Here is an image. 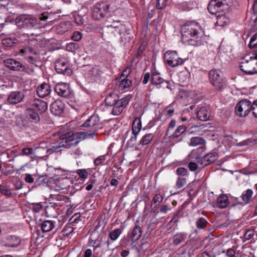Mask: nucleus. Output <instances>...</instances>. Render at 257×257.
I'll return each mask as SVG.
<instances>
[{
	"mask_svg": "<svg viewBox=\"0 0 257 257\" xmlns=\"http://www.w3.org/2000/svg\"><path fill=\"white\" fill-rule=\"evenodd\" d=\"M20 53L24 55L25 54H31L35 56H37L39 54V52L37 50L29 46H26L21 50Z\"/></svg>",
	"mask_w": 257,
	"mask_h": 257,
	"instance_id": "34",
	"label": "nucleus"
},
{
	"mask_svg": "<svg viewBox=\"0 0 257 257\" xmlns=\"http://www.w3.org/2000/svg\"><path fill=\"white\" fill-rule=\"evenodd\" d=\"M209 12L213 15H216L220 11H223L225 8L222 6H220L215 1H211L207 7Z\"/></svg>",
	"mask_w": 257,
	"mask_h": 257,
	"instance_id": "21",
	"label": "nucleus"
},
{
	"mask_svg": "<svg viewBox=\"0 0 257 257\" xmlns=\"http://www.w3.org/2000/svg\"><path fill=\"white\" fill-rule=\"evenodd\" d=\"M164 59L168 65L171 67H176L182 65L185 60L180 58L176 51H167L164 54Z\"/></svg>",
	"mask_w": 257,
	"mask_h": 257,
	"instance_id": "7",
	"label": "nucleus"
},
{
	"mask_svg": "<svg viewBox=\"0 0 257 257\" xmlns=\"http://www.w3.org/2000/svg\"><path fill=\"white\" fill-rule=\"evenodd\" d=\"M168 0H158L156 7L158 9H164L167 6Z\"/></svg>",
	"mask_w": 257,
	"mask_h": 257,
	"instance_id": "47",
	"label": "nucleus"
},
{
	"mask_svg": "<svg viewBox=\"0 0 257 257\" xmlns=\"http://www.w3.org/2000/svg\"><path fill=\"white\" fill-rule=\"evenodd\" d=\"M131 97V95L128 94L121 99H119V96L116 93L110 92L106 96L105 103L106 105L112 107L111 111L112 114L118 115L126 107Z\"/></svg>",
	"mask_w": 257,
	"mask_h": 257,
	"instance_id": "2",
	"label": "nucleus"
},
{
	"mask_svg": "<svg viewBox=\"0 0 257 257\" xmlns=\"http://www.w3.org/2000/svg\"><path fill=\"white\" fill-rule=\"evenodd\" d=\"M132 84V81L130 78H122V80L120 81L119 84L118 88L119 90L122 91L125 88L130 87Z\"/></svg>",
	"mask_w": 257,
	"mask_h": 257,
	"instance_id": "32",
	"label": "nucleus"
},
{
	"mask_svg": "<svg viewBox=\"0 0 257 257\" xmlns=\"http://www.w3.org/2000/svg\"><path fill=\"white\" fill-rule=\"evenodd\" d=\"M198 119L201 121H206L211 116L210 110L208 106H202L199 108L197 113Z\"/></svg>",
	"mask_w": 257,
	"mask_h": 257,
	"instance_id": "17",
	"label": "nucleus"
},
{
	"mask_svg": "<svg viewBox=\"0 0 257 257\" xmlns=\"http://www.w3.org/2000/svg\"><path fill=\"white\" fill-rule=\"evenodd\" d=\"M142 233L141 228L138 225H136L131 232L128 234V237L132 241H136L141 237Z\"/></svg>",
	"mask_w": 257,
	"mask_h": 257,
	"instance_id": "23",
	"label": "nucleus"
},
{
	"mask_svg": "<svg viewBox=\"0 0 257 257\" xmlns=\"http://www.w3.org/2000/svg\"><path fill=\"white\" fill-rule=\"evenodd\" d=\"M154 137V135L151 133L145 135L141 139L140 144L143 146L149 144Z\"/></svg>",
	"mask_w": 257,
	"mask_h": 257,
	"instance_id": "37",
	"label": "nucleus"
},
{
	"mask_svg": "<svg viewBox=\"0 0 257 257\" xmlns=\"http://www.w3.org/2000/svg\"><path fill=\"white\" fill-rule=\"evenodd\" d=\"M210 83L217 90H221L226 85V81L222 72L218 69H212L209 72Z\"/></svg>",
	"mask_w": 257,
	"mask_h": 257,
	"instance_id": "5",
	"label": "nucleus"
},
{
	"mask_svg": "<svg viewBox=\"0 0 257 257\" xmlns=\"http://www.w3.org/2000/svg\"><path fill=\"white\" fill-rule=\"evenodd\" d=\"M71 38L74 41H79L82 38V34L79 31H76L73 34Z\"/></svg>",
	"mask_w": 257,
	"mask_h": 257,
	"instance_id": "51",
	"label": "nucleus"
},
{
	"mask_svg": "<svg viewBox=\"0 0 257 257\" xmlns=\"http://www.w3.org/2000/svg\"><path fill=\"white\" fill-rule=\"evenodd\" d=\"M24 97L23 92L14 91L11 93L8 98V101L11 104H16L21 102Z\"/></svg>",
	"mask_w": 257,
	"mask_h": 257,
	"instance_id": "18",
	"label": "nucleus"
},
{
	"mask_svg": "<svg viewBox=\"0 0 257 257\" xmlns=\"http://www.w3.org/2000/svg\"><path fill=\"white\" fill-rule=\"evenodd\" d=\"M131 72V69L130 68H126L122 72L120 75V79L127 78H129V75Z\"/></svg>",
	"mask_w": 257,
	"mask_h": 257,
	"instance_id": "55",
	"label": "nucleus"
},
{
	"mask_svg": "<svg viewBox=\"0 0 257 257\" xmlns=\"http://www.w3.org/2000/svg\"><path fill=\"white\" fill-rule=\"evenodd\" d=\"M131 38L129 35L128 33H126V34H123L120 37V40L121 42H124V43L126 42H128L131 41Z\"/></svg>",
	"mask_w": 257,
	"mask_h": 257,
	"instance_id": "54",
	"label": "nucleus"
},
{
	"mask_svg": "<svg viewBox=\"0 0 257 257\" xmlns=\"http://www.w3.org/2000/svg\"><path fill=\"white\" fill-rule=\"evenodd\" d=\"M206 144L205 140L201 137H193L190 139L189 145L192 147H196L197 146H201L199 149H201L202 151L205 150Z\"/></svg>",
	"mask_w": 257,
	"mask_h": 257,
	"instance_id": "20",
	"label": "nucleus"
},
{
	"mask_svg": "<svg viewBox=\"0 0 257 257\" xmlns=\"http://www.w3.org/2000/svg\"><path fill=\"white\" fill-rule=\"evenodd\" d=\"M235 250L232 248H229L226 250V255L228 257H235Z\"/></svg>",
	"mask_w": 257,
	"mask_h": 257,
	"instance_id": "57",
	"label": "nucleus"
},
{
	"mask_svg": "<svg viewBox=\"0 0 257 257\" xmlns=\"http://www.w3.org/2000/svg\"><path fill=\"white\" fill-rule=\"evenodd\" d=\"M27 118L31 122L37 123L40 121V118L37 112L33 108H27L25 110Z\"/></svg>",
	"mask_w": 257,
	"mask_h": 257,
	"instance_id": "22",
	"label": "nucleus"
},
{
	"mask_svg": "<svg viewBox=\"0 0 257 257\" xmlns=\"http://www.w3.org/2000/svg\"><path fill=\"white\" fill-rule=\"evenodd\" d=\"M64 108V103L60 100H56L51 104L50 110L55 115H60L63 113Z\"/></svg>",
	"mask_w": 257,
	"mask_h": 257,
	"instance_id": "15",
	"label": "nucleus"
},
{
	"mask_svg": "<svg viewBox=\"0 0 257 257\" xmlns=\"http://www.w3.org/2000/svg\"><path fill=\"white\" fill-rule=\"evenodd\" d=\"M184 125H179L173 134L174 137H178L182 135L186 130Z\"/></svg>",
	"mask_w": 257,
	"mask_h": 257,
	"instance_id": "40",
	"label": "nucleus"
},
{
	"mask_svg": "<svg viewBox=\"0 0 257 257\" xmlns=\"http://www.w3.org/2000/svg\"><path fill=\"white\" fill-rule=\"evenodd\" d=\"M74 229V227L73 226V225L71 223H68L64 226L61 233L63 236L68 237L73 232Z\"/></svg>",
	"mask_w": 257,
	"mask_h": 257,
	"instance_id": "33",
	"label": "nucleus"
},
{
	"mask_svg": "<svg viewBox=\"0 0 257 257\" xmlns=\"http://www.w3.org/2000/svg\"><path fill=\"white\" fill-rule=\"evenodd\" d=\"M110 5L102 2L96 4L92 11V18L95 20H100L104 18L109 12Z\"/></svg>",
	"mask_w": 257,
	"mask_h": 257,
	"instance_id": "6",
	"label": "nucleus"
},
{
	"mask_svg": "<svg viewBox=\"0 0 257 257\" xmlns=\"http://www.w3.org/2000/svg\"><path fill=\"white\" fill-rule=\"evenodd\" d=\"M21 242L20 237L16 235H9L3 238L0 243L4 246L14 247L19 246Z\"/></svg>",
	"mask_w": 257,
	"mask_h": 257,
	"instance_id": "11",
	"label": "nucleus"
},
{
	"mask_svg": "<svg viewBox=\"0 0 257 257\" xmlns=\"http://www.w3.org/2000/svg\"><path fill=\"white\" fill-rule=\"evenodd\" d=\"M208 224V222H207V221L203 217H200L198 218L196 222V225L197 227L199 229H205L206 227Z\"/></svg>",
	"mask_w": 257,
	"mask_h": 257,
	"instance_id": "36",
	"label": "nucleus"
},
{
	"mask_svg": "<svg viewBox=\"0 0 257 257\" xmlns=\"http://www.w3.org/2000/svg\"><path fill=\"white\" fill-rule=\"evenodd\" d=\"M252 103L247 99H242L237 104L235 112L240 117L246 116L252 110Z\"/></svg>",
	"mask_w": 257,
	"mask_h": 257,
	"instance_id": "8",
	"label": "nucleus"
},
{
	"mask_svg": "<svg viewBox=\"0 0 257 257\" xmlns=\"http://www.w3.org/2000/svg\"><path fill=\"white\" fill-rule=\"evenodd\" d=\"M92 251L91 249H87L84 252L83 257H93Z\"/></svg>",
	"mask_w": 257,
	"mask_h": 257,
	"instance_id": "64",
	"label": "nucleus"
},
{
	"mask_svg": "<svg viewBox=\"0 0 257 257\" xmlns=\"http://www.w3.org/2000/svg\"><path fill=\"white\" fill-rule=\"evenodd\" d=\"M55 68L56 71L59 74L70 75L72 73L69 63L65 58L58 59L55 62Z\"/></svg>",
	"mask_w": 257,
	"mask_h": 257,
	"instance_id": "9",
	"label": "nucleus"
},
{
	"mask_svg": "<svg viewBox=\"0 0 257 257\" xmlns=\"http://www.w3.org/2000/svg\"><path fill=\"white\" fill-rule=\"evenodd\" d=\"M89 244L90 246L97 248L100 246V241H98L96 238H93L91 235L89 240Z\"/></svg>",
	"mask_w": 257,
	"mask_h": 257,
	"instance_id": "41",
	"label": "nucleus"
},
{
	"mask_svg": "<svg viewBox=\"0 0 257 257\" xmlns=\"http://www.w3.org/2000/svg\"><path fill=\"white\" fill-rule=\"evenodd\" d=\"M67 49L71 52L75 51L78 48V45L75 43H70L67 44L66 46Z\"/></svg>",
	"mask_w": 257,
	"mask_h": 257,
	"instance_id": "52",
	"label": "nucleus"
},
{
	"mask_svg": "<svg viewBox=\"0 0 257 257\" xmlns=\"http://www.w3.org/2000/svg\"><path fill=\"white\" fill-rule=\"evenodd\" d=\"M151 78V75L149 72H147L144 74L143 76V79L142 82L144 84H146L148 83Z\"/></svg>",
	"mask_w": 257,
	"mask_h": 257,
	"instance_id": "60",
	"label": "nucleus"
},
{
	"mask_svg": "<svg viewBox=\"0 0 257 257\" xmlns=\"http://www.w3.org/2000/svg\"><path fill=\"white\" fill-rule=\"evenodd\" d=\"M188 167L190 171H195L198 168V166L196 163L191 162L188 164Z\"/></svg>",
	"mask_w": 257,
	"mask_h": 257,
	"instance_id": "62",
	"label": "nucleus"
},
{
	"mask_svg": "<svg viewBox=\"0 0 257 257\" xmlns=\"http://www.w3.org/2000/svg\"><path fill=\"white\" fill-rule=\"evenodd\" d=\"M33 106L36 107L41 112H44L47 109V103L41 99H35L33 101Z\"/></svg>",
	"mask_w": 257,
	"mask_h": 257,
	"instance_id": "24",
	"label": "nucleus"
},
{
	"mask_svg": "<svg viewBox=\"0 0 257 257\" xmlns=\"http://www.w3.org/2000/svg\"><path fill=\"white\" fill-rule=\"evenodd\" d=\"M33 154V149L32 148H24L22 150L21 155L22 156H29Z\"/></svg>",
	"mask_w": 257,
	"mask_h": 257,
	"instance_id": "49",
	"label": "nucleus"
},
{
	"mask_svg": "<svg viewBox=\"0 0 257 257\" xmlns=\"http://www.w3.org/2000/svg\"><path fill=\"white\" fill-rule=\"evenodd\" d=\"M142 128L141 120L139 117H136L133 120L132 123V132L138 134Z\"/></svg>",
	"mask_w": 257,
	"mask_h": 257,
	"instance_id": "30",
	"label": "nucleus"
},
{
	"mask_svg": "<svg viewBox=\"0 0 257 257\" xmlns=\"http://www.w3.org/2000/svg\"><path fill=\"white\" fill-rule=\"evenodd\" d=\"M42 208V206L40 203L33 204V210L36 213L40 212Z\"/></svg>",
	"mask_w": 257,
	"mask_h": 257,
	"instance_id": "58",
	"label": "nucleus"
},
{
	"mask_svg": "<svg viewBox=\"0 0 257 257\" xmlns=\"http://www.w3.org/2000/svg\"><path fill=\"white\" fill-rule=\"evenodd\" d=\"M216 20V25L220 27H224L230 22L229 20L224 15L217 16Z\"/></svg>",
	"mask_w": 257,
	"mask_h": 257,
	"instance_id": "31",
	"label": "nucleus"
},
{
	"mask_svg": "<svg viewBox=\"0 0 257 257\" xmlns=\"http://www.w3.org/2000/svg\"><path fill=\"white\" fill-rule=\"evenodd\" d=\"M4 63L7 67L12 71H20L24 70L25 68L22 63L12 58L5 60Z\"/></svg>",
	"mask_w": 257,
	"mask_h": 257,
	"instance_id": "13",
	"label": "nucleus"
},
{
	"mask_svg": "<svg viewBox=\"0 0 257 257\" xmlns=\"http://www.w3.org/2000/svg\"><path fill=\"white\" fill-rule=\"evenodd\" d=\"M138 134H136L135 133H132V136L131 137V138L130 139L128 143L131 145L134 146L136 144V143L137 142V135Z\"/></svg>",
	"mask_w": 257,
	"mask_h": 257,
	"instance_id": "53",
	"label": "nucleus"
},
{
	"mask_svg": "<svg viewBox=\"0 0 257 257\" xmlns=\"http://www.w3.org/2000/svg\"><path fill=\"white\" fill-rule=\"evenodd\" d=\"M252 111L254 116L257 118V99L252 103Z\"/></svg>",
	"mask_w": 257,
	"mask_h": 257,
	"instance_id": "59",
	"label": "nucleus"
},
{
	"mask_svg": "<svg viewBox=\"0 0 257 257\" xmlns=\"http://www.w3.org/2000/svg\"><path fill=\"white\" fill-rule=\"evenodd\" d=\"M99 122V118L98 115H91L81 125L83 131L77 133L76 137L80 139L84 140L93 136L98 130Z\"/></svg>",
	"mask_w": 257,
	"mask_h": 257,
	"instance_id": "3",
	"label": "nucleus"
},
{
	"mask_svg": "<svg viewBox=\"0 0 257 257\" xmlns=\"http://www.w3.org/2000/svg\"><path fill=\"white\" fill-rule=\"evenodd\" d=\"M113 29H118V34L120 35H122V31L126 30V27L124 25L122 24L119 20H113L112 24L108 26Z\"/></svg>",
	"mask_w": 257,
	"mask_h": 257,
	"instance_id": "29",
	"label": "nucleus"
},
{
	"mask_svg": "<svg viewBox=\"0 0 257 257\" xmlns=\"http://www.w3.org/2000/svg\"><path fill=\"white\" fill-rule=\"evenodd\" d=\"M252 195L253 191L252 190L248 189L245 190L240 196V198L242 200V202H240L239 204L243 205H246L248 204L252 198Z\"/></svg>",
	"mask_w": 257,
	"mask_h": 257,
	"instance_id": "25",
	"label": "nucleus"
},
{
	"mask_svg": "<svg viewBox=\"0 0 257 257\" xmlns=\"http://www.w3.org/2000/svg\"><path fill=\"white\" fill-rule=\"evenodd\" d=\"M217 205L220 208H224L229 204L228 196L224 194L219 195L217 198Z\"/></svg>",
	"mask_w": 257,
	"mask_h": 257,
	"instance_id": "27",
	"label": "nucleus"
},
{
	"mask_svg": "<svg viewBox=\"0 0 257 257\" xmlns=\"http://www.w3.org/2000/svg\"><path fill=\"white\" fill-rule=\"evenodd\" d=\"M27 61L32 64L36 65V63L40 61V57L37 56H29L26 58Z\"/></svg>",
	"mask_w": 257,
	"mask_h": 257,
	"instance_id": "44",
	"label": "nucleus"
},
{
	"mask_svg": "<svg viewBox=\"0 0 257 257\" xmlns=\"http://www.w3.org/2000/svg\"><path fill=\"white\" fill-rule=\"evenodd\" d=\"M179 215H175L172 219L168 222V225L171 228L174 226L179 221Z\"/></svg>",
	"mask_w": 257,
	"mask_h": 257,
	"instance_id": "48",
	"label": "nucleus"
},
{
	"mask_svg": "<svg viewBox=\"0 0 257 257\" xmlns=\"http://www.w3.org/2000/svg\"><path fill=\"white\" fill-rule=\"evenodd\" d=\"M17 42V40L15 38H8L3 40V44L6 47H12Z\"/></svg>",
	"mask_w": 257,
	"mask_h": 257,
	"instance_id": "39",
	"label": "nucleus"
},
{
	"mask_svg": "<svg viewBox=\"0 0 257 257\" xmlns=\"http://www.w3.org/2000/svg\"><path fill=\"white\" fill-rule=\"evenodd\" d=\"M187 234L184 232H177L172 237V241L174 245H178L183 242L187 238Z\"/></svg>",
	"mask_w": 257,
	"mask_h": 257,
	"instance_id": "26",
	"label": "nucleus"
},
{
	"mask_svg": "<svg viewBox=\"0 0 257 257\" xmlns=\"http://www.w3.org/2000/svg\"><path fill=\"white\" fill-rule=\"evenodd\" d=\"M182 40L184 43L193 46L203 45L205 33L200 24L195 21H188L181 27Z\"/></svg>",
	"mask_w": 257,
	"mask_h": 257,
	"instance_id": "1",
	"label": "nucleus"
},
{
	"mask_svg": "<svg viewBox=\"0 0 257 257\" xmlns=\"http://www.w3.org/2000/svg\"><path fill=\"white\" fill-rule=\"evenodd\" d=\"M77 174L79 175L80 177L83 179L86 178L88 176V173L84 169H79L77 171Z\"/></svg>",
	"mask_w": 257,
	"mask_h": 257,
	"instance_id": "56",
	"label": "nucleus"
},
{
	"mask_svg": "<svg viewBox=\"0 0 257 257\" xmlns=\"http://www.w3.org/2000/svg\"><path fill=\"white\" fill-rule=\"evenodd\" d=\"M55 92L60 96L68 98L71 95V92L68 84L64 83H59L55 87Z\"/></svg>",
	"mask_w": 257,
	"mask_h": 257,
	"instance_id": "12",
	"label": "nucleus"
},
{
	"mask_svg": "<svg viewBox=\"0 0 257 257\" xmlns=\"http://www.w3.org/2000/svg\"><path fill=\"white\" fill-rule=\"evenodd\" d=\"M176 173L179 177H184L186 176H188V171L184 167H179L176 170Z\"/></svg>",
	"mask_w": 257,
	"mask_h": 257,
	"instance_id": "43",
	"label": "nucleus"
},
{
	"mask_svg": "<svg viewBox=\"0 0 257 257\" xmlns=\"http://www.w3.org/2000/svg\"><path fill=\"white\" fill-rule=\"evenodd\" d=\"M51 92V87L48 83H44L37 89V93L40 97L43 98L48 95Z\"/></svg>",
	"mask_w": 257,
	"mask_h": 257,
	"instance_id": "19",
	"label": "nucleus"
},
{
	"mask_svg": "<svg viewBox=\"0 0 257 257\" xmlns=\"http://www.w3.org/2000/svg\"><path fill=\"white\" fill-rule=\"evenodd\" d=\"M163 200V197L160 194H156L152 200L153 203L156 205H159Z\"/></svg>",
	"mask_w": 257,
	"mask_h": 257,
	"instance_id": "45",
	"label": "nucleus"
},
{
	"mask_svg": "<svg viewBox=\"0 0 257 257\" xmlns=\"http://www.w3.org/2000/svg\"><path fill=\"white\" fill-rule=\"evenodd\" d=\"M0 192L2 194L7 197L10 196L12 194L10 189H8L5 186L3 185H0Z\"/></svg>",
	"mask_w": 257,
	"mask_h": 257,
	"instance_id": "42",
	"label": "nucleus"
},
{
	"mask_svg": "<svg viewBox=\"0 0 257 257\" xmlns=\"http://www.w3.org/2000/svg\"><path fill=\"white\" fill-rule=\"evenodd\" d=\"M187 184V179L185 177H178L176 183V186L178 189H182Z\"/></svg>",
	"mask_w": 257,
	"mask_h": 257,
	"instance_id": "38",
	"label": "nucleus"
},
{
	"mask_svg": "<svg viewBox=\"0 0 257 257\" xmlns=\"http://www.w3.org/2000/svg\"><path fill=\"white\" fill-rule=\"evenodd\" d=\"M248 46L250 48H254L257 46V33L251 37Z\"/></svg>",
	"mask_w": 257,
	"mask_h": 257,
	"instance_id": "50",
	"label": "nucleus"
},
{
	"mask_svg": "<svg viewBox=\"0 0 257 257\" xmlns=\"http://www.w3.org/2000/svg\"><path fill=\"white\" fill-rule=\"evenodd\" d=\"M151 83L158 89L162 88L170 89V82L164 80L161 77L160 74L157 72H153L152 73Z\"/></svg>",
	"mask_w": 257,
	"mask_h": 257,
	"instance_id": "10",
	"label": "nucleus"
},
{
	"mask_svg": "<svg viewBox=\"0 0 257 257\" xmlns=\"http://www.w3.org/2000/svg\"><path fill=\"white\" fill-rule=\"evenodd\" d=\"M25 180L28 183H32L34 181V179L32 176L29 174H26Z\"/></svg>",
	"mask_w": 257,
	"mask_h": 257,
	"instance_id": "63",
	"label": "nucleus"
},
{
	"mask_svg": "<svg viewBox=\"0 0 257 257\" xmlns=\"http://www.w3.org/2000/svg\"><path fill=\"white\" fill-rule=\"evenodd\" d=\"M239 67L245 74H257V50L246 54L241 59Z\"/></svg>",
	"mask_w": 257,
	"mask_h": 257,
	"instance_id": "4",
	"label": "nucleus"
},
{
	"mask_svg": "<svg viewBox=\"0 0 257 257\" xmlns=\"http://www.w3.org/2000/svg\"><path fill=\"white\" fill-rule=\"evenodd\" d=\"M179 9L183 11H189L192 9V7L190 4L183 3L179 6Z\"/></svg>",
	"mask_w": 257,
	"mask_h": 257,
	"instance_id": "46",
	"label": "nucleus"
},
{
	"mask_svg": "<svg viewBox=\"0 0 257 257\" xmlns=\"http://www.w3.org/2000/svg\"><path fill=\"white\" fill-rule=\"evenodd\" d=\"M54 222L52 220H44L41 224V230L43 232H48L54 227Z\"/></svg>",
	"mask_w": 257,
	"mask_h": 257,
	"instance_id": "28",
	"label": "nucleus"
},
{
	"mask_svg": "<svg viewBox=\"0 0 257 257\" xmlns=\"http://www.w3.org/2000/svg\"><path fill=\"white\" fill-rule=\"evenodd\" d=\"M75 135L72 131H69L66 133L60 135V138L65 143H70L69 145H76L79 141L75 139Z\"/></svg>",
	"mask_w": 257,
	"mask_h": 257,
	"instance_id": "16",
	"label": "nucleus"
},
{
	"mask_svg": "<svg viewBox=\"0 0 257 257\" xmlns=\"http://www.w3.org/2000/svg\"><path fill=\"white\" fill-rule=\"evenodd\" d=\"M218 158V153L216 152H213L206 154L200 158L198 162L200 163L202 167H205L213 163Z\"/></svg>",
	"mask_w": 257,
	"mask_h": 257,
	"instance_id": "14",
	"label": "nucleus"
},
{
	"mask_svg": "<svg viewBox=\"0 0 257 257\" xmlns=\"http://www.w3.org/2000/svg\"><path fill=\"white\" fill-rule=\"evenodd\" d=\"M121 233V230L120 228L115 229L111 230L108 234V236L112 241H114L117 239Z\"/></svg>",
	"mask_w": 257,
	"mask_h": 257,
	"instance_id": "35",
	"label": "nucleus"
},
{
	"mask_svg": "<svg viewBox=\"0 0 257 257\" xmlns=\"http://www.w3.org/2000/svg\"><path fill=\"white\" fill-rule=\"evenodd\" d=\"M104 160V156H101L98 157H97L94 161V164L95 166H98L100 164H101L103 161V160Z\"/></svg>",
	"mask_w": 257,
	"mask_h": 257,
	"instance_id": "61",
	"label": "nucleus"
}]
</instances>
